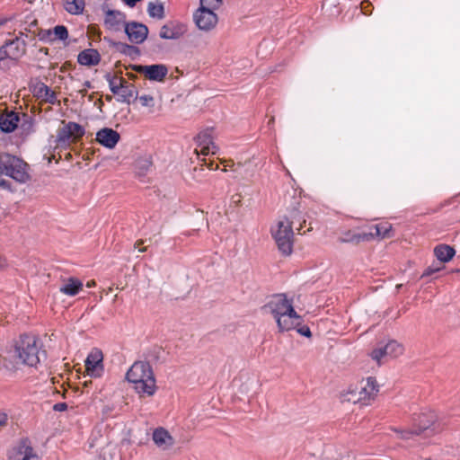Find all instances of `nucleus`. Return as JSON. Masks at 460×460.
Here are the masks:
<instances>
[{
	"label": "nucleus",
	"mask_w": 460,
	"mask_h": 460,
	"mask_svg": "<svg viewBox=\"0 0 460 460\" xmlns=\"http://www.w3.org/2000/svg\"><path fill=\"white\" fill-rule=\"evenodd\" d=\"M444 268L443 264L438 262H433L430 266H429L422 273L421 277L431 276L432 274L438 272Z\"/></svg>",
	"instance_id": "72a5a7b5"
},
{
	"label": "nucleus",
	"mask_w": 460,
	"mask_h": 460,
	"mask_svg": "<svg viewBox=\"0 0 460 460\" xmlns=\"http://www.w3.org/2000/svg\"><path fill=\"white\" fill-rule=\"evenodd\" d=\"M122 46H123L124 48H127V49H130V50L135 49V48H133V47H131V46H128V45H122Z\"/></svg>",
	"instance_id": "de8ad7c7"
},
{
	"label": "nucleus",
	"mask_w": 460,
	"mask_h": 460,
	"mask_svg": "<svg viewBox=\"0 0 460 460\" xmlns=\"http://www.w3.org/2000/svg\"><path fill=\"white\" fill-rule=\"evenodd\" d=\"M37 37L40 40L45 41V42H53V36L51 33V30H37Z\"/></svg>",
	"instance_id": "f704fd0d"
},
{
	"label": "nucleus",
	"mask_w": 460,
	"mask_h": 460,
	"mask_svg": "<svg viewBox=\"0 0 460 460\" xmlns=\"http://www.w3.org/2000/svg\"><path fill=\"white\" fill-rule=\"evenodd\" d=\"M62 127L58 129L57 142L58 146L66 147L72 143H75L84 135V128L75 122L62 121Z\"/></svg>",
	"instance_id": "6e6552de"
},
{
	"label": "nucleus",
	"mask_w": 460,
	"mask_h": 460,
	"mask_svg": "<svg viewBox=\"0 0 460 460\" xmlns=\"http://www.w3.org/2000/svg\"><path fill=\"white\" fill-rule=\"evenodd\" d=\"M133 70L143 75L146 79L156 82H163L168 74L165 65L155 64L150 66L135 65Z\"/></svg>",
	"instance_id": "f8f14e48"
},
{
	"label": "nucleus",
	"mask_w": 460,
	"mask_h": 460,
	"mask_svg": "<svg viewBox=\"0 0 460 460\" xmlns=\"http://www.w3.org/2000/svg\"><path fill=\"white\" fill-rule=\"evenodd\" d=\"M235 197H237V198H235V201H236V202H240V200H241V196H240V195H235ZM233 199H234V196L233 197Z\"/></svg>",
	"instance_id": "49530a36"
},
{
	"label": "nucleus",
	"mask_w": 460,
	"mask_h": 460,
	"mask_svg": "<svg viewBox=\"0 0 460 460\" xmlns=\"http://www.w3.org/2000/svg\"><path fill=\"white\" fill-rule=\"evenodd\" d=\"M102 360L103 355L102 350L98 349H92L84 362L87 375L95 378L102 376L103 373Z\"/></svg>",
	"instance_id": "ddd939ff"
},
{
	"label": "nucleus",
	"mask_w": 460,
	"mask_h": 460,
	"mask_svg": "<svg viewBox=\"0 0 460 460\" xmlns=\"http://www.w3.org/2000/svg\"><path fill=\"white\" fill-rule=\"evenodd\" d=\"M265 308L273 315L281 332L290 331L301 324V316L295 311L292 300L285 294L273 296Z\"/></svg>",
	"instance_id": "f03ea898"
},
{
	"label": "nucleus",
	"mask_w": 460,
	"mask_h": 460,
	"mask_svg": "<svg viewBox=\"0 0 460 460\" xmlns=\"http://www.w3.org/2000/svg\"><path fill=\"white\" fill-rule=\"evenodd\" d=\"M193 19L197 27L204 31H211L217 24V15L214 13V9L200 6L193 15Z\"/></svg>",
	"instance_id": "9d476101"
},
{
	"label": "nucleus",
	"mask_w": 460,
	"mask_h": 460,
	"mask_svg": "<svg viewBox=\"0 0 460 460\" xmlns=\"http://www.w3.org/2000/svg\"><path fill=\"white\" fill-rule=\"evenodd\" d=\"M149 16L162 20L164 17V7L161 2H150L147 5Z\"/></svg>",
	"instance_id": "cd10ccee"
},
{
	"label": "nucleus",
	"mask_w": 460,
	"mask_h": 460,
	"mask_svg": "<svg viewBox=\"0 0 460 460\" xmlns=\"http://www.w3.org/2000/svg\"><path fill=\"white\" fill-rule=\"evenodd\" d=\"M213 139L212 128H207L201 131L196 137L198 146L195 149V153L197 155H208L209 154L215 155L217 152L218 147L216 146Z\"/></svg>",
	"instance_id": "9b49d317"
},
{
	"label": "nucleus",
	"mask_w": 460,
	"mask_h": 460,
	"mask_svg": "<svg viewBox=\"0 0 460 460\" xmlns=\"http://www.w3.org/2000/svg\"><path fill=\"white\" fill-rule=\"evenodd\" d=\"M105 25L112 31H119L126 24V15L119 11L109 10L105 13Z\"/></svg>",
	"instance_id": "6ab92c4d"
},
{
	"label": "nucleus",
	"mask_w": 460,
	"mask_h": 460,
	"mask_svg": "<svg viewBox=\"0 0 460 460\" xmlns=\"http://www.w3.org/2000/svg\"><path fill=\"white\" fill-rule=\"evenodd\" d=\"M126 378L134 385V389L138 394L152 396L156 390L155 379L149 363L137 361L128 370Z\"/></svg>",
	"instance_id": "20e7f679"
},
{
	"label": "nucleus",
	"mask_w": 460,
	"mask_h": 460,
	"mask_svg": "<svg viewBox=\"0 0 460 460\" xmlns=\"http://www.w3.org/2000/svg\"><path fill=\"white\" fill-rule=\"evenodd\" d=\"M152 438L154 443L162 450H168L174 445V438L164 428L155 429Z\"/></svg>",
	"instance_id": "a211bd4d"
},
{
	"label": "nucleus",
	"mask_w": 460,
	"mask_h": 460,
	"mask_svg": "<svg viewBox=\"0 0 460 460\" xmlns=\"http://www.w3.org/2000/svg\"><path fill=\"white\" fill-rule=\"evenodd\" d=\"M378 385L374 377H367L359 383L358 388L349 390L345 395V400L356 402H367L374 399L378 393Z\"/></svg>",
	"instance_id": "0eeeda50"
},
{
	"label": "nucleus",
	"mask_w": 460,
	"mask_h": 460,
	"mask_svg": "<svg viewBox=\"0 0 460 460\" xmlns=\"http://www.w3.org/2000/svg\"><path fill=\"white\" fill-rule=\"evenodd\" d=\"M212 165H213V164H212V163H210V164H208V167L209 169H211V170H213V169L217 170V169L218 168V165H217V164L216 165V167H215V168H213V166H212Z\"/></svg>",
	"instance_id": "37998d69"
},
{
	"label": "nucleus",
	"mask_w": 460,
	"mask_h": 460,
	"mask_svg": "<svg viewBox=\"0 0 460 460\" xmlns=\"http://www.w3.org/2000/svg\"><path fill=\"white\" fill-rule=\"evenodd\" d=\"M124 30L128 40L135 44L144 42L148 34V28L145 24L137 22L126 23Z\"/></svg>",
	"instance_id": "2eb2a0df"
},
{
	"label": "nucleus",
	"mask_w": 460,
	"mask_h": 460,
	"mask_svg": "<svg viewBox=\"0 0 460 460\" xmlns=\"http://www.w3.org/2000/svg\"><path fill=\"white\" fill-rule=\"evenodd\" d=\"M96 283L94 280H90L86 283V287L87 288H93V287H95Z\"/></svg>",
	"instance_id": "a19ab883"
},
{
	"label": "nucleus",
	"mask_w": 460,
	"mask_h": 460,
	"mask_svg": "<svg viewBox=\"0 0 460 460\" xmlns=\"http://www.w3.org/2000/svg\"><path fill=\"white\" fill-rule=\"evenodd\" d=\"M445 424L432 411H422L415 413L412 417V426L407 429L394 428L393 430L398 434V438L402 439H411L416 436L427 433L432 436L441 432Z\"/></svg>",
	"instance_id": "7ed1b4c3"
},
{
	"label": "nucleus",
	"mask_w": 460,
	"mask_h": 460,
	"mask_svg": "<svg viewBox=\"0 0 460 460\" xmlns=\"http://www.w3.org/2000/svg\"><path fill=\"white\" fill-rule=\"evenodd\" d=\"M83 86H84V87H83L82 89H79V91H78V92H79L83 96H84V95L86 94V93H87V90H88L89 88H91V87H92V84H91V82H89V81H85V82L83 84Z\"/></svg>",
	"instance_id": "4c0bfd02"
},
{
	"label": "nucleus",
	"mask_w": 460,
	"mask_h": 460,
	"mask_svg": "<svg viewBox=\"0 0 460 460\" xmlns=\"http://www.w3.org/2000/svg\"><path fill=\"white\" fill-rule=\"evenodd\" d=\"M222 4V0H200V6L210 8V9H217Z\"/></svg>",
	"instance_id": "c9c22d12"
},
{
	"label": "nucleus",
	"mask_w": 460,
	"mask_h": 460,
	"mask_svg": "<svg viewBox=\"0 0 460 460\" xmlns=\"http://www.w3.org/2000/svg\"><path fill=\"white\" fill-rule=\"evenodd\" d=\"M28 34L20 32L19 36L7 40L0 48V69L7 70L26 53V41L23 37Z\"/></svg>",
	"instance_id": "423d86ee"
},
{
	"label": "nucleus",
	"mask_w": 460,
	"mask_h": 460,
	"mask_svg": "<svg viewBox=\"0 0 460 460\" xmlns=\"http://www.w3.org/2000/svg\"><path fill=\"white\" fill-rule=\"evenodd\" d=\"M298 223V231L305 223V218L302 212L296 208L289 211L288 216L281 217L275 226L271 227V235L278 246L279 252L284 255H289L293 250L294 232L293 225Z\"/></svg>",
	"instance_id": "f257e3e1"
},
{
	"label": "nucleus",
	"mask_w": 460,
	"mask_h": 460,
	"mask_svg": "<svg viewBox=\"0 0 460 460\" xmlns=\"http://www.w3.org/2000/svg\"><path fill=\"white\" fill-rule=\"evenodd\" d=\"M120 92L115 94L119 95V101L121 102L130 103L132 100L137 99V88L126 80V84L119 88Z\"/></svg>",
	"instance_id": "4be33fe9"
},
{
	"label": "nucleus",
	"mask_w": 460,
	"mask_h": 460,
	"mask_svg": "<svg viewBox=\"0 0 460 460\" xmlns=\"http://www.w3.org/2000/svg\"><path fill=\"white\" fill-rule=\"evenodd\" d=\"M8 460H40V457L28 440H22L9 451Z\"/></svg>",
	"instance_id": "4468645a"
},
{
	"label": "nucleus",
	"mask_w": 460,
	"mask_h": 460,
	"mask_svg": "<svg viewBox=\"0 0 460 460\" xmlns=\"http://www.w3.org/2000/svg\"><path fill=\"white\" fill-rule=\"evenodd\" d=\"M128 77H129V78H131V79H133V78H135V77H136V76H135L134 75H132V74H128Z\"/></svg>",
	"instance_id": "3c124183"
},
{
	"label": "nucleus",
	"mask_w": 460,
	"mask_h": 460,
	"mask_svg": "<svg viewBox=\"0 0 460 460\" xmlns=\"http://www.w3.org/2000/svg\"><path fill=\"white\" fill-rule=\"evenodd\" d=\"M186 31L185 24L171 22L161 27L159 36L164 40H177L184 35Z\"/></svg>",
	"instance_id": "dca6fc26"
},
{
	"label": "nucleus",
	"mask_w": 460,
	"mask_h": 460,
	"mask_svg": "<svg viewBox=\"0 0 460 460\" xmlns=\"http://www.w3.org/2000/svg\"><path fill=\"white\" fill-rule=\"evenodd\" d=\"M66 10L72 14H78L84 11V0H64Z\"/></svg>",
	"instance_id": "c85d7f7f"
},
{
	"label": "nucleus",
	"mask_w": 460,
	"mask_h": 460,
	"mask_svg": "<svg viewBox=\"0 0 460 460\" xmlns=\"http://www.w3.org/2000/svg\"><path fill=\"white\" fill-rule=\"evenodd\" d=\"M371 234H367V232L363 233H355L352 231H347L343 234L341 241L342 243H358L360 242H367L371 240Z\"/></svg>",
	"instance_id": "393cba45"
},
{
	"label": "nucleus",
	"mask_w": 460,
	"mask_h": 460,
	"mask_svg": "<svg viewBox=\"0 0 460 460\" xmlns=\"http://www.w3.org/2000/svg\"><path fill=\"white\" fill-rule=\"evenodd\" d=\"M235 197H237V198H235V201H236V202H240V200H241V196H240V195H235ZM233 199H234V196L233 197Z\"/></svg>",
	"instance_id": "a18cd8bd"
},
{
	"label": "nucleus",
	"mask_w": 460,
	"mask_h": 460,
	"mask_svg": "<svg viewBox=\"0 0 460 460\" xmlns=\"http://www.w3.org/2000/svg\"><path fill=\"white\" fill-rule=\"evenodd\" d=\"M8 416L4 412H0V428L5 427L7 425Z\"/></svg>",
	"instance_id": "ea45409f"
},
{
	"label": "nucleus",
	"mask_w": 460,
	"mask_h": 460,
	"mask_svg": "<svg viewBox=\"0 0 460 460\" xmlns=\"http://www.w3.org/2000/svg\"><path fill=\"white\" fill-rule=\"evenodd\" d=\"M20 116L14 111H9L0 116V129L5 133H11L18 128Z\"/></svg>",
	"instance_id": "412c9836"
},
{
	"label": "nucleus",
	"mask_w": 460,
	"mask_h": 460,
	"mask_svg": "<svg viewBox=\"0 0 460 460\" xmlns=\"http://www.w3.org/2000/svg\"><path fill=\"white\" fill-rule=\"evenodd\" d=\"M374 231H370L367 234H371V240L378 237L381 239L390 237V232L392 230V225L389 223H381L374 226L372 228Z\"/></svg>",
	"instance_id": "a878e982"
},
{
	"label": "nucleus",
	"mask_w": 460,
	"mask_h": 460,
	"mask_svg": "<svg viewBox=\"0 0 460 460\" xmlns=\"http://www.w3.org/2000/svg\"><path fill=\"white\" fill-rule=\"evenodd\" d=\"M223 163H226V161H224ZM229 163L230 162H226V164H225V167L230 166ZM224 171H226V168H224Z\"/></svg>",
	"instance_id": "8fccbe9b"
},
{
	"label": "nucleus",
	"mask_w": 460,
	"mask_h": 460,
	"mask_svg": "<svg viewBox=\"0 0 460 460\" xmlns=\"http://www.w3.org/2000/svg\"><path fill=\"white\" fill-rule=\"evenodd\" d=\"M40 51L43 52L45 55L49 54V49H41Z\"/></svg>",
	"instance_id": "c03bdc74"
},
{
	"label": "nucleus",
	"mask_w": 460,
	"mask_h": 460,
	"mask_svg": "<svg viewBox=\"0 0 460 460\" xmlns=\"http://www.w3.org/2000/svg\"><path fill=\"white\" fill-rule=\"evenodd\" d=\"M35 94L49 103L53 104L56 102L55 93L44 84H40L35 87Z\"/></svg>",
	"instance_id": "bb28decb"
},
{
	"label": "nucleus",
	"mask_w": 460,
	"mask_h": 460,
	"mask_svg": "<svg viewBox=\"0 0 460 460\" xmlns=\"http://www.w3.org/2000/svg\"><path fill=\"white\" fill-rule=\"evenodd\" d=\"M4 366L7 369H9V370H13V369H14V368H15V366H9V364H7V362H6V359H4Z\"/></svg>",
	"instance_id": "79ce46f5"
},
{
	"label": "nucleus",
	"mask_w": 460,
	"mask_h": 460,
	"mask_svg": "<svg viewBox=\"0 0 460 460\" xmlns=\"http://www.w3.org/2000/svg\"><path fill=\"white\" fill-rule=\"evenodd\" d=\"M107 80L109 82V86H110V89L112 93H119L120 89L121 88V85L123 84H126V79L123 78V77H120V76H111L110 75H108L107 76Z\"/></svg>",
	"instance_id": "7c9ffc66"
},
{
	"label": "nucleus",
	"mask_w": 460,
	"mask_h": 460,
	"mask_svg": "<svg viewBox=\"0 0 460 460\" xmlns=\"http://www.w3.org/2000/svg\"><path fill=\"white\" fill-rule=\"evenodd\" d=\"M140 252H145L146 248L139 249Z\"/></svg>",
	"instance_id": "603ef678"
},
{
	"label": "nucleus",
	"mask_w": 460,
	"mask_h": 460,
	"mask_svg": "<svg viewBox=\"0 0 460 460\" xmlns=\"http://www.w3.org/2000/svg\"><path fill=\"white\" fill-rule=\"evenodd\" d=\"M297 332L303 335V336H305V337H310L311 336V332H310V329L306 326H303L301 328H299L297 330Z\"/></svg>",
	"instance_id": "58836bf2"
},
{
	"label": "nucleus",
	"mask_w": 460,
	"mask_h": 460,
	"mask_svg": "<svg viewBox=\"0 0 460 460\" xmlns=\"http://www.w3.org/2000/svg\"><path fill=\"white\" fill-rule=\"evenodd\" d=\"M141 106L148 109L149 112H154V108L155 105V98L150 94H143L137 97Z\"/></svg>",
	"instance_id": "473e14b6"
},
{
	"label": "nucleus",
	"mask_w": 460,
	"mask_h": 460,
	"mask_svg": "<svg viewBox=\"0 0 460 460\" xmlns=\"http://www.w3.org/2000/svg\"><path fill=\"white\" fill-rule=\"evenodd\" d=\"M40 341L33 335H22L15 344L12 357L16 364L35 367L40 360Z\"/></svg>",
	"instance_id": "39448f33"
},
{
	"label": "nucleus",
	"mask_w": 460,
	"mask_h": 460,
	"mask_svg": "<svg viewBox=\"0 0 460 460\" xmlns=\"http://www.w3.org/2000/svg\"><path fill=\"white\" fill-rule=\"evenodd\" d=\"M274 123V117H271L269 120V124L271 125Z\"/></svg>",
	"instance_id": "09e8293b"
},
{
	"label": "nucleus",
	"mask_w": 460,
	"mask_h": 460,
	"mask_svg": "<svg viewBox=\"0 0 460 460\" xmlns=\"http://www.w3.org/2000/svg\"><path fill=\"white\" fill-rule=\"evenodd\" d=\"M403 353V347L402 344L395 341H390L385 344H380L377 348L372 350L371 358L377 363L388 358H394Z\"/></svg>",
	"instance_id": "1a4fd4ad"
},
{
	"label": "nucleus",
	"mask_w": 460,
	"mask_h": 460,
	"mask_svg": "<svg viewBox=\"0 0 460 460\" xmlns=\"http://www.w3.org/2000/svg\"><path fill=\"white\" fill-rule=\"evenodd\" d=\"M83 289V282L74 277H69L62 279L59 287V291L68 296H76Z\"/></svg>",
	"instance_id": "aec40b11"
},
{
	"label": "nucleus",
	"mask_w": 460,
	"mask_h": 460,
	"mask_svg": "<svg viewBox=\"0 0 460 460\" xmlns=\"http://www.w3.org/2000/svg\"><path fill=\"white\" fill-rule=\"evenodd\" d=\"M67 409V404L66 402H58L53 405V410L56 411H64Z\"/></svg>",
	"instance_id": "e433bc0d"
},
{
	"label": "nucleus",
	"mask_w": 460,
	"mask_h": 460,
	"mask_svg": "<svg viewBox=\"0 0 460 460\" xmlns=\"http://www.w3.org/2000/svg\"><path fill=\"white\" fill-rule=\"evenodd\" d=\"M100 54L93 49H85L79 53L77 61L83 66H94L100 62Z\"/></svg>",
	"instance_id": "5701e85b"
},
{
	"label": "nucleus",
	"mask_w": 460,
	"mask_h": 460,
	"mask_svg": "<svg viewBox=\"0 0 460 460\" xmlns=\"http://www.w3.org/2000/svg\"><path fill=\"white\" fill-rule=\"evenodd\" d=\"M53 42L57 40H65L68 37V31L64 25H58L51 30Z\"/></svg>",
	"instance_id": "2f4dec72"
},
{
	"label": "nucleus",
	"mask_w": 460,
	"mask_h": 460,
	"mask_svg": "<svg viewBox=\"0 0 460 460\" xmlns=\"http://www.w3.org/2000/svg\"><path fill=\"white\" fill-rule=\"evenodd\" d=\"M20 129L22 130V134L25 137L29 136L32 132H34L33 121L31 117L26 114H22L20 117Z\"/></svg>",
	"instance_id": "c756f323"
},
{
	"label": "nucleus",
	"mask_w": 460,
	"mask_h": 460,
	"mask_svg": "<svg viewBox=\"0 0 460 460\" xmlns=\"http://www.w3.org/2000/svg\"><path fill=\"white\" fill-rule=\"evenodd\" d=\"M119 138V134L110 128H102L96 134V141L110 149L118 144Z\"/></svg>",
	"instance_id": "f3484780"
},
{
	"label": "nucleus",
	"mask_w": 460,
	"mask_h": 460,
	"mask_svg": "<svg viewBox=\"0 0 460 460\" xmlns=\"http://www.w3.org/2000/svg\"><path fill=\"white\" fill-rule=\"evenodd\" d=\"M455 254V249L447 244H439L434 248V255L441 264L451 261Z\"/></svg>",
	"instance_id": "b1692460"
}]
</instances>
